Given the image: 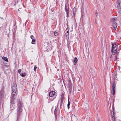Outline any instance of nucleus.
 Instances as JSON below:
<instances>
[{
  "label": "nucleus",
  "instance_id": "nucleus-13",
  "mask_svg": "<svg viewBox=\"0 0 121 121\" xmlns=\"http://www.w3.org/2000/svg\"><path fill=\"white\" fill-rule=\"evenodd\" d=\"M77 61V59L76 57H75L74 59L73 64L74 65L76 64V62Z\"/></svg>",
  "mask_w": 121,
  "mask_h": 121
},
{
  "label": "nucleus",
  "instance_id": "nucleus-36",
  "mask_svg": "<svg viewBox=\"0 0 121 121\" xmlns=\"http://www.w3.org/2000/svg\"><path fill=\"white\" fill-rule=\"evenodd\" d=\"M53 100V99H52V100H50V101H52Z\"/></svg>",
  "mask_w": 121,
  "mask_h": 121
},
{
  "label": "nucleus",
  "instance_id": "nucleus-29",
  "mask_svg": "<svg viewBox=\"0 0 121 121\" xmlns=\"http://www.w3.org/2000/svg\"><path fill=\"white\" fill-rule=\"evenodd\" d=\"M54 10H55V8H52L51 9V10L52 12L54 11Z\"/></svg>",
  "mask_w": 121,
  "mask_h": 121
},
{
  "label": "nucleus",
  "instance_id": "nucleus-3",
  "mask_svg": "<svg viewBox=\"0 0 121 121\" xmlns=\"http://www.w3.org/2000/svg\"><path fill=\"white\" fill-rule=\"evenodd\" d=\"M111 52L112 53H114V54H115L117 51L118 46L116 44H113L112 43Z\"/></svg>",
  "mask_w": 121,
  "mask_h": 121
},
{
  "label": "nucleus",
  "instance_id": "nucleus-34",
  "mask_svg": "<svg viewBox=\"0 0 121 121\" xmlns=\"http://www.w3.org/2000/svg\"><path fill=\"white\" fill-rule=\"evenodd\" d=\"M114 44H116V43L115 42H114Z\"/></svg>",
  "mask_w": 121,
  "mask_h": 121
},
{
  "label": "nucleus",
  "instance_id": "nucleus-25",
  "mask_svg": "<svg viewBox=\"0 0 121 121\" xmlns=\"http://www.w3.org/2000/svg\"><path fill=\"white\" fill-rule=\"evenodd\" d=\"M112 94L114 95L115 94V89L112 88Z\"/></svg>",
  "mask_w": 121,
  "mask_h": 121
},
{
  "label": "nucleus",
  "instance_id": "nucleus-16",
  "mask_svg": "<svg viewBox=\"0 0 121 121\" xmlns=\"http://www.w3.org/2000/svg\"><path fill=\"white\" fill-rule=\"evenodd\" d=\"M2 58L6 62H8V59L6 57H5L3 56L2 57Z\"/></svg>",
  "mask_w": 121,
  "mask_h": 121
},
{
  "label": "nucleus",
  "instance_id": "nucleus-19",
  "mask_svg": "<svg viewBox=\"0 0 121 121\" xmlns=\"http://www.w3.org/2000/svg\"><path fill=\"white\" fill-rule=\"evenodd\" d=\"M57 109L56 108L54 111V114L55 116H56L57 115Z\"/></svg>",
  "mask_w": 121,
  "mask_h": 121
},
{
  "label": "nucleus",
  "instance_id": "nucleus-28",
  "mask_svg": "<svg viewBox=\"0 0 121 121\" xmlns=\"http://www.w3.org/2000/svg\"><path fill=\"white\" fill-rule=\"evenodd\" d=\"M66 30H67L66 32V33H68V34L69 33V30L67 28H66Z\"/></svg>",
  "mask_w": 121,
  "mask_h": 121
},
{
  "label": "nucleus",
  "instance_id": "nucleus-11",
  "mask_svg": "<svg viewBox=\"0 0 121 121\" xmlns=\"http://www.w3.org/2000/svg\"><path fill=\"white\" fill-rule=\"evenodd\" d=\"M72 83H70L69 86V93L71 94L72 92Z\"/></svg>",
  "mask_w": 121,
  "mask_h": 121
},
{
  "label": "nucleus",
  "instance_id": "nucleus-26",
  "mask_svg": "<svg viewBox=\"0 0 121 121\" xmlns=\"http://www.w3.org/2000/svg\"><path fill=\"white\" fill-rule=\"evenodd\" d=\"M76 8L74 7L73 9V13H76Z\"/></svg>",
  "mask_w": 121,
  "mask_h": 121
},
{
  "label": "nucleus",
  "instance_id": "nucleus-31",
  "mask_svg": "<svg viewBox=\"0 0 121 121\" xmlns=\"http://www.w3.org/2000/svg\"><path fill=\"white\" fill-rule=\"evenodd\" d=\"M21 72V69H19L18 70V73H20Z\"/></svg>",
  "mask_w": 121,
  "mask_h": 121
},
{
  "label": "nucleus",
  "instance_id": "nucleus-6",
  "mask_svg": "<svg viewBox=\"0 0 121 121\" xmlns=\"http://www.w3.org/2000/svg\"><path fill=\"white\" fill-rule=\"evenodd\" d=\"M113 54V55H111L110 58H111V60L112 61H114L115 60H117L118 59L117 57V55H114V53H112Z\"/></svg>",
  "mask_w": 121,
  "mask_h": 121
},
{
  "label": "nucleus",
  "instance_id": "nucleus-27",
  "mask_svg": "<svg viewBox=\"0 0 121 121\" xmlns=\"http://www.w3.org/2000/svg\"><path fill=\"white\" fill-rule=\"evenodd\" d=\"M37 68V67L36 66H35L34 67V70L35 71H36V69Z\"/></svg>",
  "mask_w": 121,
  "mask_h": 121
},
{
  "label": "nucleus",
  "instance_id": "nucleus-22",
  "mask_svg": "<svg viewBox=\"0 0 121 121\" xmlns=\"http://www.w3.org/2000/svg\"><path fill=\"white\" fill-rule=\"evenodd\" d=\"M64 99L61 98L60 106H61L63 104Z\"/></svg>",
  "mask_w": 121,
  "mask_h": 121
},
{
  "label": "nucleus",
  "instance_id": "nucleus-30",
  "mask_svg": "<svg viewBox=\"0 0 121 121\" xmlns=\"http://www.w3.org/2000/svg\"><path fill=\"white\" fill-rule=\"evenodd\" d=\"M30 38L31 39H34V38H35L32 35H31L30 36Z\"/></svg>",
  "mask_w": 121,
  "mask_h": 121
},
{
  "label": "nucleus",
  "instance_id": "nucleus-21",
  "mask_svg": "<svg viewBox=\"0 0 121 121\" xmlns=\"http://www.w3.org/2000/svg\"><path fill=\"white\" fill-rule=\"evenodd\" d=\"M66 39L67 40H68L69 39V33H67L66 34Z\"/></svg>",
  "mask_w": 121,
  "mask_h": 121
},
{
  "label": "nucleus",
  "instance_id": "nucleus-23",
  "mask_svg": "<svg viewBox=\"0 0 121 121\" xmlns=\"http://www.w3.org/2000/svg\"><path fill=\"white\" fill-rule=\"evenodd\" d=\"M89 105L88 104H86L84 106V107L86 108H87L88 107Z\"/></svg>",
  "mask_w": 121,
  "mask_h": 121
},
{
  "label": "nucleus",
  "instance_id": "nucleus-38",
  "mask_svg": "<svg viewBox=\"0 0 121 121\" xmlns=\"http://www.w3.org/2000/svg\"><path fill=\"white\" fill-rule=\"evenodd\" d=\"M119 4V5H120V4Z\"/></svg>",
  "mask_w": 121,
  "mask_h": 121
},
{
  "label": "nucleus",
  "instance_id": "nucleus-35",
  "mask_svg": "<svg viewBox=\"0 0 121 121\" xmlns=\"http://www.w3.org/2000/svg\"><path fill=\"white\" fill-rule=\"evenodd\" d=\"M96 14L97 15V12L96 13Z\"/></svg>",
  "mask_w": 121,
  "mask_h": 121
},
{
  "label": "nucleus",
  "instance_id": "nucleus-5",
  "mask_svg": "<svg viewBox=\"0 0 121 121\" xmlns=\"http://www.w3.org/2000/svg\"><path fill=\"white\" fill-rule=\"evenodd\" d=\"M17 85L15 83H14L13 85L12 91L16 92L17 90Z\"/></svg>",
  "mask_w": 121,
  "mask_h": 121
},
{
  "label": "nucleus",
  "instance_id": "nucleus-7",
  "mask_svg": "<svg viewBox=\"0 0 121 121\" xmlns=\"http://www.w3.org/2000/svg\"><path fill=\"white\" fill-rule=\"evenodd\" d=\"M118 81L117 78H116L114 79V82L112 85V88L115 89L116 87V82Z\"/></svg>",
  "mask_w": 121,
  "mask_h": 121
},
{
  "label": "nucleus",
  "instance_id": "nucleus-2",
  "mask_svg": "<svg viewBox=\"0 0 121 121\" xmlns=\"http://www.w3.org/2000/svg\"><path fill=\"white\" fill-rule=\"evenodd\" d=\"M17 93L16 92L12 91L10 97V102L11 103L10 108L13 110L14 108V100L16 98Z\"/></svg>",
  "mask_w": 121,
  "mask_h": 121
},
{
  "label": "nucleus",
  "instance_id": "nucleus-24",
  "mask_svg": "<svg viewBox=\"0 0 121 121\" xmlns=\"http://www.w3.org/2000/svg\"><path fill=\"white\" fill-rule=\"evenodd\" d=\"M54 35L55 36H58V32H55L54 33Z\"/></svg>",
  "mask_w": 121,
  "mask_h": 121
},
{
  "label": "nucleus",
  "instance_id": "nucleus-4",
  "mask_svg": "<svg viewBox=\"0 0 121 121\" xmlns=\"http://www.w3.org/2000/svg\"><path fill=\"white\" fill-rule=\"evenodd\" d=\"M65 9L66 13V16L67 17H68L69 16V6L68 3H66L65 4Z\"/></svg>",
  "mask_w": 121,
  "mask_h": 121
},
{
  "label": "nucleus",
  "instance_id": "nucleus-18",
  "mask_svg": "<svg viewBox=\"0 0 121 121\" xmlns=\"http://www.w3.org/2000/svg\"><path fill=\"white\" fill-rule=\"evenodd\" d=\"M65 96V95L63 93H62L61 94V98L62 99H64V97Z\"/></svg>",
  "mask_w": 121,
  "mask_h": 121
},
{
  "label": "nucleus",
  "instance_id": "nucleus-37",
  "mask_svg": "<svg viewBox=\"0 0 121 121\" xmlns=\"http://www.w3.org/2000/svg\"><path fill=\"white\" fill-rule=\"evenodd\" d=\"M97 121H99V120H98Z\"/></svg>",
  "mask_w": 121,
  "mask_h": 121
},
{
  "label": "nucleus",
  "instance_id": "nucleus-20",
  "mask_svg": "<svg viewBox=\"0 0 121 121\" xmlns=\"http://www.w3.org/2000/svg\"><path fill=\"white\" fill-rule=\"evenodd\" d=\"M116 20L114 18H112L111 19V22H115L114 21Z\"/></svg>",
  "mask_w": 121,
  "mask_h": 121
},
{
  "label": "nucleus",
  "instance_id": "nucleus-14",
  "mask_svg": "<svg viewBox=\"0 0 121 121\" xmlns=\"http://www.w3.org/2000/svg\"><path fill=\"white\" fill-rule=\"evenodd\" d=\"M34 39H32L31 43L32 44H35L36 42V39L35 38H34Z\"/></svg>",
  "mask_w": 121,
  "mask_h": 121
},
{
  "label": "nucleus",
  "instance_id": "nucleus-8",
  "mask_svg": "<svg viewBox=\"0 0 121 121\" xmlns=\"http://www.w3.org/2000/svg\"><path fill=\"white\" fill-rule=\"evenodd\" d=\"M112 26L114 29L115 30H116L117 26V23L116 22H113L112 23Z\"/></svg>",
  "mask_w": 121,
  "mask_h": 121
},
{
  "label": "nucleus",
  "instance_id": "nucleus-9",
  "mask_svg": "<svg viewBox=\"0 0 121 121\" xmlns=\"http://www.w3.org/2000/svg\"><path fill=\"white\" fill-rule=\"evenodd\" d=\"M55 92L54 91H51L50 92L49 94V96L50 97H53L55 95Z\"/></svg>",
  "mask_w": 121,
  "mask_h": 121
},
{
  "label": "nucleus",
  "instance_id": "nucleus-15",
  "mask_svg": "<svg viewBox=\"0 0 121 121\" xmlns=\"http://www.w3.org/2000/svg\"><path fill=\"white\" fill-rule=\"evenodd\" d=\"M68 104H67V107L68 109H69L70 108L69 106L70 104V102L69 101V98L68 100Z\"/></svg>",
  "mask_w": 121,
  "mask_h": 121
},
{
  "label": "nucleus",
  "instance_id": "nucleus-33",
  "mask_svg": "<svg viewBox=\"0 0 121 121\" xmlns=\"http://www.w3.org/2000/svg\"><path fill=\"white\" fill-rule=\"evenodd\" d=\"M16 24V22H15V24H14V26Z\"/></svg>",
  "mask_w": 121,
  "mask_h": 121
},
{
  "label": "nucleus",
  "instance_id": "nucleus-17",
  "mask_svg": "<svg viewBox=\"0 0 121 121\" xmlns=\"http://www.w3.org/2000/svg\"><path fill=\"white\" fill-rule=\"evenodd\" d=\"M20 74L22 77H24L25 76L26 73H21Z\"/></svg>",
  "mask_w": 121,
  "mask_h": 121
},
{
  "label": "nucleus",
  "instance_id": "nucleus-10",
  "mask_svg": "<svg viewBox=\"0 0 121 121\" xmlns=\"http://www.w3.org/2000/svg\"><path fill=\"white\" fill-rule=\"evenodd\" d=\"M113 114H112V121H115V117H114V110H113Z\"/></svg>",
  "mask_w": 121,
  "mask_h": 121
},
{
  "label": "nucleus",
  "instance_id": "nucleus-12",
  "mask_svg": "<svg viewBox=\"0 0 121 121\" xmlns=\"http://www.w3.org/2000/svg\"><path fill=\"white\" fill-rule=\"evenodd\" d=\"M4 92L3 91H1L0 92V98L1 99H2L4 97Z\"/></svg>",
  "mask_w": 121,
  "mask_h": 121
},
{
  "label": "nucleus",
  "instance_id": "nucleus-1",
  "mask_svg": "<svg viewBox=\"0 0 121 121\" xmlns=\"http://www.w3.org/2000/svg\"><path fill=\"white\" fill-rule=\"evenodd\" d=\"M23 110V106L22 105V103L20 101H19L18 103V108L17 109V117L16 121H19L21 114H22Z\"/></svg>",
  "mask_w": 121,
  "mask_h": 121
},
{
  "label": "nucleus",
  "instance_id": "nucleus-32",
  "mask_svg": "<svg viewBox=\"0 0 121 121\" xmlns=\"http://www.w3.org/2000/svg\"><path fill=\"white\" fill-rule=\"evenodd\" d=\"M73 13L74 17H75V15L76 14V13Z\"/></svg>",
  "mask_w": 121,
  "mask_h": 121
}]
</instances>
